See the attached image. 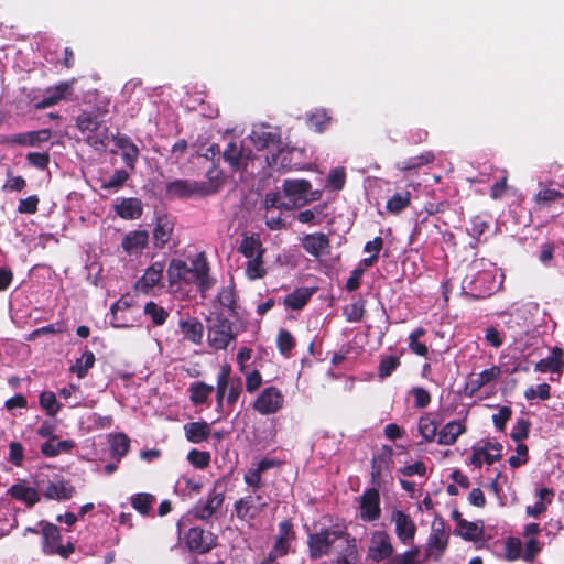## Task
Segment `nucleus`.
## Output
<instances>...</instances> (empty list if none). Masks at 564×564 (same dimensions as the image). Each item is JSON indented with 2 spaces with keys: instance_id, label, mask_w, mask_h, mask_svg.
Returning <instances> with one entry per match:
<instances>
[{
  "instance_id": "obj_57",
  "label": "nucleus",
  "mask_w": 564,
  "mask_h": 564,
  "mask_svg": "<svg viewBox=\"0 0 564 564\" xmlns=\"http://www.w3.org/2000/svg\"><path fill=\"white\" fill-rule=\"evenodd\" d=\"M66 330H67L66 323L63 321H59V322L52 323V324H48V325H45V326L34 329L31 334H29L28 339L32 340L42 335H48V334H62Z\"/></svg>"
},
{
  "instance_id": "obj_47",
  "label": "nucleus",
  "mask_w": 564,
  "mask_h": 564,
  "mask_svg": "<svg viewBox=\"0 0 564 564\" xmlns=\"http://www.w3.org/2000/svg\"><path fill=\"white\" fill-rule=\"evenodd\" d=\"M296 345V340L292 333L285 328H281L276 336V348L285 358L291 357V352Z\"/></svg>"
},
{
  "instance_id": "obj_38",
  "label": "nucleus",
  "mask_w": 564,
  "mask_h": 564,
  "mask_svg": "<svg viewBox=\"0 0 564 564\" xmlns=\"http://www.w3.org/2000/svg\"><path fill=\"white\" fill-rule=\"evenodd\" d=\"M181 330L183 333V336L185 339L194 343V344H200L203 339L204 334V326L203 324L196 319H189L185 322L180 323Z\"/></svg>"
},
{
  "instance_id": "obj_34",
  "label": "nucleus",
  "mask_w": 564,
  "mask_h": 564,
  "mask_svg": "<svg viewBox=\"0 0 564 564\" xmlns=\"http://www.w3.org/2000/svg\"><path fill=\"white\" fill-rule=\"evenodd\" d=\"M313 292V290L307 288H297L284 297L283 304L286 308L302 310L312 297Z\"/></svg>"
},
{
  "instance_id": "obj_54",
  "label": "nucleus",
  "mask_w": 564,
  "mask_h": 564,
  "mask_svg": "<svg viewBox=\"0 0 564 564\" xmlns=\"http://www.w3.org/2000/svg\"><path fill=\"white\" fill-rule=\"evenodd\" d=\"M39 402L50 416H55L61 410V403L53 391H43L40 394Z\"/></svg>"
},
{
  "instance_id": "obj_20",
  "label": "nucleus",
  "mask_w": 564,
  "mask_h": 564,
  "mask_svg": "<svg viewBox=\"0 0 564 564\" xmlns=\"http://www.w3.org/2000/svg\"><path fill=\"white\" fill-rule=\"evenodd\" d=\"M164 263L156 261L152 263L144 272V274L137 281L135 288L142 293H150L154 286L159 285L164 271Z\"/></svg>"
},
{
  "instance_id": "obj_50",
  "label": "nucleus",
  "mask_w": 564,
  "mask_h": 564,
  "mask_svg": "<svg viewBox=\"0 0 564 564\" xmlns=\"http://www.w3.org/2000/svg\"><path fill=\"white\" fill-rule=\"evenodd\" d=\"M263 256L261 254V251L257 254V257H253L248 260L246 265V275L250 280H258L262 279L267 274V270L264 268V261Z\"/></svg>"
},
{
  "instance_id": "obj_41",
  "label": "nucleus",
  "mask_w": 564,
  "mask_h": 564,
  "mask_svg": "<svg viewBox=\"0 0 564 564\" xmlns=\"http://www.w3.org/2000/svg\"><path fill=\"white\" fill-rule=\"evenodd\" d=\"M501 458L502 454H491L490 452H488V447L474 446L473 455L470 457V464L476 468H480L482 466V463H486L487 465H492L496 462H499Z\"/></svg>"
},
{
  "instance_id": "obj_17",
  "label": "nucleus",
  "mask_w": 564,
  "mask_h": 564,
  "mask_svg": "<svg viewBox=\"0 0 564 564\" xmlns=\"http://www.w3.org/2000/svg\"><path fill=\"white\" fill-rule=\"evenodd\" d=\"M302 248L313 258L318 259L322 254L330 251V239L324 232L307 234L302 238Z\"/></svg>"
},
{
  "instance_id": "obj_59",
  "label": "nucleus",
  "mask_w": 564,
  "mask_h": 564,
  "mask_svg": "<svg viewBox=\"0 0 564 564\" xmlns=\"http://www.w3.org/2000/svg\"><path fill=\"white\" fill-rule=\"evenodd\" d=\"M522 543L519 538L508 536L505 542V558L509 562H513L521 555Z\"/></svg>"
},
{
  "instance_id": "obj_49",
  "label": "nucleus",
  "mask_w": 564,
  "mask_h": 564,
  "mask_svg": "<svg viewBox=\"0 0 564 564\" xmlns=\"http://www.w3.org/2000/svg\"><path fill=\"white\" fill-rule=\"evenodd\" d=\"M419 433L425 442H433L438 436L437 423L431 414H424L419 420Z\"/></svg>"
},
{
  "instance_id": "obj_32",
  "label": "nucleus",
  "mask_w": 564,
  "mask_h": 564,
  "mask_svg": "<svg viewBox=\"0 0 564 564\" xmlns=\"http://www.w3.org/2000/svg\"><path fill=\"white\" fill-rule=\"evenodd\" d=\"M501 370L498 366H492L489 369H485L484 371L479 372L477 378L470 379L467 384L466 389H469V395H474L476 392H478L484 386L490 383L491 381L496 380Z\"/></svg>"
},
{
  "instance_id": "obj_15",
  "label": "nucleus",
  "mask_w": 564,
  "mask_h": 564,
  "mask_svg": "<svg viewBox=\"0 0 564 564\" xmlns=\"http://www.w3.org/2000/svg\"><path fill=\"white\" fill-rule=\"evenodd\" d=\"M251 155V150H246L242 144L230 141L223 152V159L227 162L234 172L247 169Z\"/></svg>"
},
{
  "instance_id": "obj_1",
  "label": "nucleus",
  "mask_w": 564,
  "mask_h": 564,
  "mask_svg": "<svg viewBox=\"0 0 564 564\" xmlns=\"http://www.w3.org/2000/svg\"><path fill=\"white\" fill-rule=\"evenodd\" d=\"M167 279L171 286L181 282L185 284L195 283L202 293L208 291L214 284L209 276V265L204 252L197 254L191 267L181 259H173L167 268Z\"/></svg>"
},
{
  "instance_id": "obj_2",
  "label": "nucleus",
  "mask_w": 564,
  "mask_h": 564,
  "mask_svg": "<svg viewBox=\"0 0 564 564\" xmlns=\"http://www.w3.org/2000/svg\"><path fill=\"white\" fill-rule=\"evenodd\" d=\"M76 127L82 133H86V141L89 145L99 149L106 148L109 142V129L99 121L96 115L82 112L76 118Z\"/></svg>"
},
{
  "instance_id": "obj_45",
  "label": "nucleus",
  "mask_w": 564,
  "mask_h": 564,
  "mask_svg": "<svg viewBox=\"0 0 564 564\" xmlns=\"http://www.w3.org/2000/svg\"><path fill=\"white\" fill-rule=\"evenodd\" d=\"M111 456L117 460L123 458L130 449V438L124 433H117L110 441Z\"/></svg>"
},
{
  "instance_id": "obj_58",
  "label": "nucleus",
  "mask_w": 564,
  "mask_h": 564,
  "mask_svg": "<svg viewBox=\"0 0 564 564\" xmlns=\"http://www.w3.org/2000/svg\"><path fill=\"white\" fill-rule=\"evenodd\" d=\"M346 184V171L343 166L330 170L326 186L334 191H341Z\"/></svg>"
},
{
  "instance_id": "obj_39",
  "label": "nucleus",
  "mask_w": 564,
  "mask_h": 564,
  "mask_svg": "<svg viewBox=\"0 0 564 564\" xmlns=\"http://www.w3.org/2000/svg\"><path fill=\"white\" fill-rule=\"evenodd\" d=\"M231 373L230 365H225L220 372L217 376V387H216V409L220 411L224 406V399L227 392L229 381V376Z\"/></svg>"
},
{
  "instance_id": "obj_25",
  "label": "nucleus",
  "mask_w": 564,
  "mask_h": 564,
  "mask_svg": "<svg viewBox=\"0 0 564 564\" xmlns=\"http://www.w3.org/2000/svg\"><path fill=\"white\" fill-rule=\"evenodd\" d=\"M115 213L122 219H138L142 216L143 205L140 198H122L113 206Z\"/></svg>"
},
{
  "instance_id": "obj_4",
  "label": "nucleus",
  "mask_w": 564,
  "mask_h": 564,
  "mask_svg": "<svg viewBox=\"0 0 564 564\" xmlns=\"http://www.w3.org/2000/svg\"><path fill=\"white\" fill-rule=\"evenodd\" d=\"M208 344L214 349H226L230 341L236 339L237 334L230 322L224 314H215L207 319Z\"/></svg>"
},
{
  "instance_id": "obj_6",
  "label": "nucleus",
  "mask_w": 564,
  "mask_h": 564,
  "mask_svg": "<svg viewBox=\"0 0 564 564\" xmlns=\"http://www.w3.org/2000/svg\"><path fill=\"white\" fill-rule=\"evenodd\" d=\"M393 454L394 451L390 445H382L380 451L375 454L371 458V484L376 487H380L383 477L390 475L393 467Z\"/></svg>"
},
{
  "instance_id": "obj_30",
  "label": "nucleus",
  "mask_w": 564,
  "mask_h": 564,
  "mask_svg": "<svg viewBox=\"0 0 564 564\" xmlns=\"http://www.w3.org/2000/svg\"><path fill=\"white\" fill-rule=\"evenodd\" d=\"M185 437L193 444H199L207 441L210 436V425L206 421L186 423L184 425Z\"/></svg>"
},
{
  "instance_id": "obj_24",
  "label": "nucleus",
  "mask_w": 564,
  "mask_h": 564,
  "mask_svg": "<svg viewBox=\"0 0 564 564\" xmlns=\"http://www.w3.org/2000/svg\"><path fill=\"white\" fill-rule=\"evenodd\" d=\"M340 540H344L345 545L338 552L336 563L337 564H357L359 561L357 540L355 536H352L350 533L347 532L346 527H344V535L340 536Z\"/></svg>"
},
{
  "instance_id": "obj_55",
  "label": "nucleus",
  "mask_w": 564,
  "mask_h": 564,
  "mask_svg": "<svg viewBox=\"0 0 564 564\" xmlns=\"http://www.w3.org/2000/svg\"><path fill=\"white\" fill-rule=\"evenodd\" d=\"M419 555L420 547L412 546L401 554L390 556V558L383 564H417L420 563Z\"/></svg>"
},
{
  "instance_id": "obj_40",
  "label": "nucleus",
  "mask_w": 564,
  "mask_h": 564,
  "mask_svg": "<svg viewBox=\"0 0 564 564\" xmlns=\"http://www.w3.org/2000/svg\"><path fill=\"white\" fill-rule=\"evenodd\" d=\"M95 361L94 352L86 349L83 355L76 359L74 365L70 366L69 370L75 373L77 378L83 379L87 376L88 370L94 367Z\"/></svg>"
},
{
  "instance_id": "obj_37",
  "label": "nucleus",
  "mask_w": 564,
  "mask_h": 564,
  "mask_svg": "<svg viewBox=\"0 0 564 564\" xmlns=\"http://www.w3.org/2000/svg\"><path fill=\"white\" fill-rule=\"evenodd\" d=\"M238 251L241 254H243V257H246L247 259H251L253 257H257V254L260 251L261 254H264L265 249L262 247L260 236L258 234H253L251 236H246L242 238Z\"/></svg>"
},
{
  "instance_id": "obj_8",
  "label": "nucleus",
  "mask_w": 564,
  "mask_h": 564,
  "mask_svg": "<svg viewBox=\"0 0 564 564\" xmlns=\"http://www.w3.org/2000/svg\"><path fill=\"white\" fill-rule=\"evenodd\" d=\"M284 397L280 389L271 386L262 390L253 402V410L262 415L274 414L283 406Z\"/></svg>"
},
{
  "instance_id": "obj_61",
  "label": "nucleus",
  "mask_w": 564,
  "mask_h": 564,
  "mask_svg": "<svg viewBox=\"0 0 564 564\" xmlns=\"http://www.w3.org/2000/svg\"><path fill=\"white\" fill-rule=\"evenodd\" d=\"M229 381L230 383L228 384V392H227V395H226V403L228 406L232 408L236 402L238 401L241 392H242V382H241V378L239 377H235V378H230L229 377Z\"/></svg>"
},
{
  "instance_id": "obj_64",
  "label": "nucleus",
  "mask_w": 564,
  "mask_h": 564,
  "mask_svg": "<svg viewBox=\"0 0 564 564\" xmlns=\"http://www.w3.org/2000/svg\"><path fill=\"white\" fill-rule=\"evenodd\" d=\"M290 543L284 538H276L268 557L270 562H276L278 558L285 556L290 550Z\"/></svg>"
},
{
  "instance_id": "obj_31",
  "label": "nucleus",
  "mask_w": 564,
  "mask_h": 564,
  "mask_svg": "<svg viewBox=\"0 0 564 564\" xmlns=\"http://www.w3.org/2000/svg\"><path fill=\"white\" fill-rule=\"evenodd\" d=\"M115 142L116 145L122 151L121 156L124 164L130 169H134L140 154L139 148L128 135H119Z\"/></svg>"
},
{
  "instance_id": "obj_63",
  "label": "nucleus",
  "mask_w": 564,
  "mask_h": 564,
  "mask_svg": "<svg viewBox=\"0 0 564 564\" xmlns=\"http://www.w3.org/2000/svg\"><path fill=\"white\" fill-rule=\"evenodd\" d=\"M531 422L527 419H518L516 425L512 429L510 437L514 442H522L529 437Z\"/></svg>"
},
{
  "instance_id": "obj_19",
  "label": "nucleus",
  "mask_w": 564,
  "mask_h": 564,
  "mask_svg": "<svg viewBox=\"0 0 564 564\" xmlns=\"http://www.w3.org/2000/svg\"><path fill=\"white\" fill-rule=\"evenodd\" d=\"M76 492L75 487L69 480L57 478L56 480L48 481L43 489V496L50 500H68Z\"/></svg>"
},
{
  "instance_id": "obj_21",
  "label": "nucleus",
  "mask_w": 564,
  "mask_h": 564,
  "mask_svg": "<svg viewBox=\"0 0 564 564\" xmlns=\"http://www.w3.org/2000/svg\"><path fill=\"white\" fill-rule=\"evenodd\" d=\"M441 527H443V522H441ZM447 543L448 536L444 528H435L433 525L432 533L427 541L426 557H433L434 561H438L445 552Z\"/></svg>"
},
{
  "instance_id": "obj_48",
  "label": "nucleus",
  "mask_w": 564,
  "mask_h": 564,
  "mask_svg": "<svg viewBox=\"0 0 564 564\" xmlns=\"http://www.w3.org/2000/svg\"><path fill=\"white\" fill-rule=\"evenodd\" d=\"M454 533L462 536L465 541L477 542L484 534V528L475 522L463 521L462 527L456 529Z\"/></svg>"
},
{
  "instance_id": "obj_51",
  "label": "nucleus",
  "mask_w": 564,
  "mask_h": 564,
  "mask_svg": "<svg viewBox=\"0 0 564 564\" xmlns=\"http://www.w3.org/2000/svg\"><path fill=\"white\" fill-rule=\"evenodd\" d=\"M155 497L151 494L141 492L131 497V506L142 516H149Z\"/></svg>"
},
{
  "instance_id": "obj_27",
  "label": "nucleus",
  "mask_w": 564,
  "mask_h": 564,
  "mask_svg": "<svg viewBox=\"0 0 564 564\" xmlns=\"http://www.w3.org/2000/svg\"><path fill=\"white\" fill-rule=\"evenodd\" d=\"M70 85L67 82H62L54 87H48L45 90L44 98L39 101L35 107L37 109H45L56 105L58 101L66 98L67 94H69Z\"/></svg>"
},
{
  "instance_id": "obj_33",
  "label": "nucleus",
  "mask_w": 564,
  "mask_h": 564,
  "mask_svg": "<svg viewBox=\"0 0 564 564\" xmlns=\"http://www.w3.org/2000/svg\"><path fill=\"white\" fill-rule=\"evenodd\" d=\"M9 495L18 501H23L28 507H33L40 501L37 490L22 484L12 485L9 489Z\"/></svg>"
},
{
  "instance_id": "obj_16",
  "label": "nucleus",
  "mask_w": 564,
  "mask_h": 564,
  "mask_svg": "<svg viewBox=\"0 0 564 564\" xmlns=\"http://www.w3.org/2000/svg\"><path fill=\"white\" fill-rule=\"evenodd\" d=\"M185 543L187 547L197 554L209 552L214 546V538L209 532H205L199 527H193L185 535Z\"/></svg>"
},
{
  "instance_id": "obj_53",
  "label": "nucleus",
  "mask_w": 564,
  "mask_h": 564,
  "mask_svg": "<svg viewBox=\"0 0 564 564\" xmlns=\"http://www.w3.org/2000/svg\"><path fill=\"white\" fill-rule=\"evenodd\" d=\"M401 365L398 356H382L378 365V377L386 379L390 377Z\"/></svg>"
},
{
  "instance_id": "obj_3",
  "label": "nucleus",
  "mask_w": 564,
  "mask_h": 564,
  "mask_svg": "<svg viewBox=\"0 0 564 564\" xmlns=\"http://www.w3.org/2000/svg\"><path fill=\"white\" fill-rule=\"evenodd\" d=\"M344 535V528H322L307 536L308 555L311 560H318L329 554L332 546Z\"/></svg>"
},
{
  "instance_id": "obj_60",
  "label": "nucleus",
  "mask_w": 564,
  "mask_h": 564,
  "mask_svg": "<svg viewBox=\"0 0 564 564\" xmlns=\"http://www.w3.org/2000/svg\"><path fill=\"white\" fill-rule=\"evenodd\" d=\"M128 178L129 173L123 169H119L115 171V173L110 176L109 180L104 181L100 187L102 189H119L124 185Z\"/></svg>"
},
{
  "instance_id": "obj_23",
  "label": "nucleus",
  "mask_w": 564,
  "mask_h": 564,
  "mask_svg": "<svg viewBox=\"0 0 564 564\" xmlns=\"http://www.w3.org/2000/svg\"><path fill=\"white\" fill-rule=\"evenodd\" d=\"M564 369V350L560 346H554L551 349L550 356L541 359L534 366V370L538 372H553L561 373Z\"/></svg>"
},
{
  "instance_id": "obj_9",
  "label": "nucleus",
  "mask_w": 564,
  "mask_h": 564,
  "mask_svg": "<svg viewBox=\"0 0 564 564\" xmlns=\"http://www.w3.org/2000/svg\"><path fill=\"white\" fill-rule=\"evenodd\" d=\"M394 522V532L399 541L404 545H412L417 528L412 518L402 510H393L391 516Z\"/></svg>"
},
{
  "instance_id": "obj_14",
  "label": "nucleus",
  "mask_w": 564,
  "mask_h": 564,
  "mask_svg": "<svg viewBox=\"0 0 564 564\" xmlns=\"http://www.w3.org/2000/svg\"><path fill=\"white\" fill-rule=\"evenodd\" d=\"M378 488L373 486V488L367 489L361 496L360 518L364 521L372 522L380 518L381 508Z\"/></svg>"
},
{
  "instance_id": "obj_26",
  "label": "nucleus",
  "mask_w": 564,
  "mask_h": 564,
  "mask_svg": "<svg viewBox=\"0 0 564 564\" xmlns=\"http://www.w3.org/2000/svg\"><path fill=\"white\" fill-rule=\"evenodd\" d=\"M466 432V425L460 421L446 423L438 432L437 443L440 445H454L458 437Z\"/></svg>"
},
{
  "instance_id": "obj_29",
  "label": "nucleus",
  "mask_w": 564,
  "mask_h": 564,
  "mask_svg": "<svg viewBox=\"0 0 564 564\" xmlns=\"http://www.w3.org/2000/svg\"><path fill=\"white\" fill-rule=\"evenodd\" d=\"M149 232L147 230H133L126 235L122 240V249L128 253L141 252L148 245Z\"/></svg>"
},
{
  "instance_id": "obj_36",
  "label": "nucleus",
  "mask_w": 564,
  "mask_h": 564,
  "mask_svg": "<svg viewBox=\"0 0 564 564\" xmlns=\"http://www.w3.org/2000/svg\"><path fill=\"white\" fill-rule=\"evenodd\" d=\"M174 224L167 218H159L153 229V239L156 248H163L171 239Z\"/></svg>"
},
{
  "instance_id": "obj_35",
  "label": "nucleus",
  "mask_w": 564,
  "mask_h": 564,
  "mask_svg": "<svg viewBox=\"0 0 564 564\" xmlns=\"http://www.w3.org/2000/svg\"><path fill=\"white\" fill-rule=\"evenodd\" d=\"M489 220L482 216L476 215L470 218V227L467 228V232L474 239V243H470L473 248H477L479 243L486 241V239H481V237L489 230Z\"/></svg>"
},
{
  "instance_id": "obj_44",
  "label": "nucleus",
  "mask_w": 564,
  "mask_h": 564,
  "mask_svg": "<svg viewBox=\"0 0 564 564\" xmlns=\"http://www.w3.org/2000/svg\"><path fill=\"white\" fill-rule=\"evenodd\" d=\"M435 160V155L431 151H425L420 155L409 158L403 162L398 163V169L401 171L417 170L424 165L432 163Z\"/></svg>"
},
{
  "instance_id": "obj_11",
  "label": "nucleus",
  "mask_w": 564,
  "mask_h": 564,
  "mask_svg": "<svg viewBox=\"0 0 564 564\" xmlns=\"http://www.w3.org/2000/svg\"><path fill=\"white\" fill-rule=\"evenodd\" d=\"M250 139L257 150H264L270 147L281 144V129L270 124L262 123L257 129H253Z\"/></svg>"
},
{
  "instance_id": "obj_12",
  "label": "nucleus",
  "mask_w": 564,
  "mask_h": 564,
  "mask_svg": "<svg viewBox=\"0 0 564 564\" xmlns=\"http://www.w3.org/2000/svg\"><path fill=\"white\" fill-rule=\"evenodd\" d=\"M165 195L169 199H186L194 196L200 197L198 181L178 178L166 183Z\"/></svg>"
},
{
  "instance_id": "obj_5",
  "label": "nucleus",
  "mask_w": 564,
  "mask_h": 564,
  "mask_svg": "<svg viewBox=\"0 0 564 564\" xmlns=\"http://www.w3.org/2000/svg\"><path fill=\"white\" fill-rule=\"evenodd\" d=\"M305 150L295 147H283L270 156H267L268 165L278 171L303 170L305 163Z\"/></svg>"
},
{
  "instance_id": "obj_28",
  "label": "nucleus",
  "mask_w": 564,
  "mask_h": 564,
  "mask_svg": "<svg viewBox=\"0 0 564 564\" xmlns=\"http://www.w3.org/2000/svg\"><path fill=\"white\" fill-rule=\"evenodd\" d=\"M256 499L260 501L262 496L258 495L257 497H253L249 495L235 502L234 509L238 519L242 521L252 520L259 514L260 510L254 505Z\"/></svg>"
},
{
  "instance_id": "obj_42",
  "label": "nucleus",
  "mask_w": 564,
  "mask_h": 564,
  "mask_svg": "<svg viewBox=\"0 0 564 564\" xmlns=\"http://www.w3.org/2000/svg\"><path fill=\"white\" fill-rule=\"evenodd\" d=\"M75 447L73 440H63L53 444L52 441H46L41 445V453L45 457H56L61 453H69Z\"/></svg>"
},
{
  "instance_id": "obj_52",
  "label": "nucleus",
  "mask_w": 564,
  "mask_h": 564,
  "mask_svg": "<svg viewBox=\"0 0 564 564\" xmlns=\"http://www.w3.org/2000/svg\"><path fill=\"white\" fill-rule=\"evenodd\" d=\"M411 203V194L410 192L404 193H395L392 197H390L387 202L386 208L389 213L399 214L403 209H405Z\"/></svg>"
},
{
  "instance_id": "obj_56",
  "label": "nucleus",
  "mask_w": 564,
  "mask_h": 564,
  "mask_svg": "<svg viewBox=\"0 0 564 564\" xmlns=\"http://www.w3.org/2000/svg\"><path fill=\"white\" fill-rule=\"evenodd\" d=\"M330 122V117L325 109H316L307 118V123L317 132H323Z\"/></svg>"
},
{
  "instance_id": "obj_62",
  "label": "nucleus",
  "mask_w": 564,
  "mask_h": 564,
  "mask_svg": "<svg viewBox=\"0 0 564 564\" xmlns=\"http://www.w3.org/2000/svg\"><path fill=\"white\" fill-rule=\"evenodd\" d=\"M187 459L194 467L204 469L208 467L210 463V454L209 452L193 448L192 451H189Z\"/></svg>"
},
{
  "instance_id": "obj_43",
  "label": "nucleus",
  "mask_w": 564,
  "mask_h": 564,
  "mask_svg": "<svg viewBox=\"0 0 564 564\" xmlns=\"http://www.w3.org/2000/svg\"><path fill=\"white\" fill-rule=\"evenodd\" d=\"M191 402L194 405L204 404L214 391V387L203 381L193 382L188 389Z\"/></svg>"
},
{
  "instance_id": "obj_7",
  "label": "nucleus",
  "mask_w": 564,
  "mask_h": 564,
  "mask_svg": "<svg viewBox=\"0 0 564 564\" xmlns=\"http://www.w3.org/2000/svg\"><path fill=\"white\" fill-rule=\"evenodd\" d=\"M393 553L394 547L389 533L384 530L375 531L371 534L367 558L373 563L387 562Z\"/></svg>"
},
{
  "instance_id": "obj_18",
  "label": "nucleus",
  "mask_w": 564,
  "mask_h": 564,
  "mask_svg": "<svg viewBox=\"0 0 564 564\" xmlns=\"http://www.w3.org/2000/svg\"><path fill=\"white\" fill-rule=\"evenodd\" d=\"M206 178L207 181H198L200 197L219 193L226 182L223 170L215 164L206 172Z\"/></svg>"
},
{
  "instance_id": "obj_22",
  "label": "nucleus",
  "mask_w": 564,
  "mask_h": 564,
  "mask_svg": "<svg viewBox=\"0 0 564 564\" xmlns=\"http://www.w3.org/2000/svg\"><path fill=\"white\" fill-rule=\"evenodd\" d=\"M51 137L52 133L50 129H42L37 131L11 134L6 138V142L24 147H34L39 143L48 141Z\"/></svg>"
},
{
  "instance_id": "obj_46",
  "label": "nucleus",
  "mask_w": 564,
  "mask_h": 564,
  "mask_svg": "<svg viewBox=\"0 0 564 564\" xmlns=\"http://www.w3.org/2000/svg\"><path fill=\"white\" fill-rule=\"evenodd\" d=\"M143 313L145 316H149L151 318V322L153 323L154 326H162L170 315L169 312L163 306H160L154 301L145 303L143 307Z\"/></svg>"
},
{
  "instance_id": "obj_13",
  "label": "nucleus",
  "mask_w": 564,
  "mask_h": 564,
  "mask_svg": "<svg viewBox=\"0 0 564 564\" xmlns=\"http://www.w3.org/2000/svg\"><path fill=\"white\" fill-rule=\"evenodd\" d=\"M225 496L223 492H217L216 489H213L207 499L198 500L196 505L191 510L192 516L198 520H209L215 512L221 507L224 503Z\"/></svg>"
},
{
  "instance_id": "obj_10",
  "label": "nucleus",
  "mask_w": 564,
  "mask_h": 564,
  "mask_svg": "<svg viewBox=\"0 0 564 564\" xmlns=\"http://www.w3.org/2000/svg\"><path fill=\"white\" fill-rule=\"evenodd\" d=\"M312 188L310 181L301 178H286L283 181L282 189L284 195L293 203L296 207H303L307 205V195Z\"/></svg>"
}]
</instances>
